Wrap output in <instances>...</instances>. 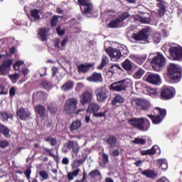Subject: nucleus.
<instances>
[{
  "mask_svg": "<svg viewBox=\"0 0 182 182\" xmlns=\"http://www.w3.org/2000/svg\"><path fill=\"white\" fill-rule=\"evenodd\" d=\"M128 124L140 132H147L150 129V120L146 117H134L128 119Z\"/></svg>",
  "mask_w": 182,
  "mask_h": 182,
  "instance_id": "1",
  "label": "nucleus"
},
{
  "mask_svg": "<svg viewBox=\"0 0 182 182\" xmlns=\"http://www.w3.org/2000/svg\"><path fill=\"white\" fill-rule=\"evenodd\" d=\"M64 112L66 114H80L82 112H85L83 109H77V100L76 98H70L67 100L64 108Z\"/></svg>",
  "mask_w": 182,
  "mask_h": 182,
  "instance_id": "2",
  "label": "nucleus"
},
{
  "mask_svg": "<svg viewBox=\"0 0 182 182\" xmlns=\"http://www.w3.org/2000/svg\"><path fill=\"white\" fill-rule=\"evenodd\" d=\"M166 75L171 82L178 83L181 79V68L177 67L175 64L171 63L167 67Z\"/></svg>",
  "mask_w": 182,
  "mask_h": 182,
  "instance_id": "3",
  "label": "nucleus"
},
{
  "mask_svg": "<svg viewBox=\"0 0 182 182\" xmlns=\"http://www.w3.org/2000/svg\"><path fill=\"white\" fill-rule=\"evenodd\" d=\"M130 103L136 110L146 111L151 107L150 101L141 97H134L131 100Z\"/></svg>",
  "mask_w": 182,
  "mask_h": 182,
  "instance_id": "4",
  "label": "nucleus"
},
{
  "mask_svg": "<svg viewBox=\"0 0 182 182\" xmlns=\"http://www.w3.org/2000/svg\"><path fill=\"white\" fill-rule=\"evenodd\" d=\"M176 96V89L172 87L164 85L160 89L159 98L161 100H171Z\"/></svg>",
  "mask_w": 182,
  "mask_h": 182,
  "instance_id": "5",
  "label": "nucleus"
},
{
  "mask_svg": "<svg viewBox=\"0 0 182 182\" xmlns=\"http://www.w3.org/2000/svg\"><path fill=\"white\" fill-rule=\"evenodd\" d=\"M166 58L161 53H158L157 55L152 59L151 63L154 70L160 72L161 68L166 66Z\"/></svg>",
  "mask_w": 182,
  "mask_h": 182,
  "instance_id": "6",
  "label": "nucleus"
},
{
  "mask_svg": "<svg viewBox=\"0 0 182 182\" xmlns=\"http://www.w3.org/2000/svg\"><path fill=\"white\" fill-rule=\"evenodd\" d=\"M156 110L159 112V115L148 114L146 116L147 117H149V119H151L153 124H160V122H163V120L166 117V114H167V111L165 109H161L160 107H156Z\"/></svg>",
  "mask_w": 182,
  "mask_h": 182,
  "instance_id": "7",
  "label": "nucleus"
},
{
  "mask_svg": "<svg viewBox=\"0 0 182 182\" xmlns=\"http://www.w3.org/2000/svg\"><path fill=\"white\" fill-rule=\"evenodd\" d=\"M77 2L80 6L82 14H84V15L92 14V11H93V5L89 0H77Z\"/></svg>",
  "mask_w": 182,
  "mask_h": 182,
  "instance_id": "8",
  "label": "nucleus"
},
{
  "mask_svg": "<svg viewBox=\"0 0 182 182\" xmlns=\"http://www.w3.org/2000/svg\"><path fill=\"white\" fill-rule=\"evenodd\" d=\"M169 55L172 60L181 62L182 60V47H171L169 48Z\"/></svg>",
  "mask_w": 182,
  "mask_h": 182,
  "instance_id": "9",
  "label": "nucleus"
},
{
  "mask_svg": "<svg viewBox=\"0 0 182 182\" xmlns=\"http://www.w3.org/2000/svg\"><path fill=\"white\" fill-rule=\"evenodd\" d=\"M95 93L97 101H98L99 103L105 102L107 97H109V91L107 90L106 87H99L98 89H97Z\"/></svg>",
  "mask_w": 182,
  "mask_h": 182,
  "instance_id": "10",
  "label": "nucleus"
},
{
  "mask_svg": "<svg viewBox=\"0 0 182 182\" xmlns=\"http://www.w3.org/2000/svg\"><path fill=\"white\" fill-rule=\"evenodd\" d=\"M149 36H150V34L149 33V29L142 28L137 33H133L132 37L133 39H134V41H143L144 42H146L147 41V39H149Z\"/></svg>",
  "mask_w": 182,
  "mask_h": 182,
  "instance_id": "11",
  "label": "nucleus"
},
{
  "mask_svg": "<svg viewBox=\"0 0 182 182\" xmlns=\"http://www.w3.org/2000/svg\"><path fill=\"white\" fill-rule=\"evenodd\" d=\"M92 100H93V91H85L80 97L82 106L92 103Z\"/></svg>",
  "mask_w": 182,
  "mask_h": 182,
  "instance_id": "12",
  "label": "nucleus"
},
{
  "mask_svg": "<svg viewBox=\"0 0 182 182\" xmlns=\"http://www.w3.org/2000/svg\"><path fill=\"white\" fill-rule=\"evenodd\" d=\"M16 116L18 117L20 120H23L26 122V120H29V119H31L32 113L28 109L20 107L16 109Z\"/></svg>",
  "mask_w": 182,
  "mask_h": 182,
  "instance_id": "13",
  "label": "nucleus"
},
{
  "mask_svg": "<svg viewBox=\"0 0 182 182\" xmlns=\"http://www.w3.org/2000/svg\"><path fill=\"white\" fill-rule=\"evenodd\" d=\"M144 77L146 82L151 83V85H156V86H159V85L161 83V78L159 74L151 73Z\"/></svg>",
  "mask_w": 182,
  "mask_h": 182,
  "instance_id": "14",
  "label": "nucleus"
},
{
  "mask_svg": "<svg viewBox=\"0 0 182 182\" xmlns=\"http://www.w3.org/2000/svg\"><path fill=\"white\" fill-rule=\"evenodd\" d=\"M12 63H14L13 60L8 59L4 60L0 65V75H1L2 76L6 75V74L8 73V70L11 69V66H12Z\"/></svg>",
  "mask_w": 182,
  "mask_h": 182,
  "instance_id": "15",
  "label": "nucleus"
},
{
  "mask_svg": "<svg viewBox=\"0 0 182 182\" xmlns=\"http://www.w3.org/2000/svg\"><path fill=\"white\" fill-rule=\"evenodd\" d=\"M130 15L128 12H124L118 18L114 19V28H122L123 21H126Z\"/></svg>",
  "mask_w": 182,
  "mask_h": 182,
  "instance_id": "16",
  "label": "nucleus"
},
{
  "mask_svg": "<svg viewBox=\"0 0 182 182\" xmlns=\"http://www.w3.org/2000/svg\"><path fill=\"white\" fill-rule=\"evenodd\" d=\"M93 66V63H81L77 65V72L78 73H87Z\"/></svg>",
  "mask_w": 182,
  "mask_h": 182,
  "instance_id": "17",
  "label": "nucleus"
},
{
  "mask_svg": "<svg viewBox=\"0 0 182 182\" xmlns=\"http://www.w3.org/2000/svg\"><path fill=\"white\" fill-rule=\"evenodd\" d=\"M48 32H49V28L46 27L38 28V39L42 42H45V41H48Z\"/></svg>",
  "mask_w": 182,
  "mask_h": 182,
  "instance_id": "18",
  "label": "nucleus"
},
{
  "mask_svg": "<svg viewBox=\"0 0 182 182\" xmlns=\"http://www.w3.org/2000/svg\"><path fill=\"white\" fill-rule=\"evenodd\" d=\"M34 110L36 114L41 117V119H43L45 116H46V108L45 106L42 105H38L34 107Z\"/></svg>",
  "mask_w": 182,
  "mask_h": 182,
  "instance_id": "19",
  "label": "nucleus"
},
{
  "mask_svg": "<svg viewBox=\"0 0 182 182\" xmlns=\"http://www.w3.org/2000/svg\"><path fill=\"white\" fill-rule=\"evenodd\" d=\"M80 127H82V121L80 119H75L70 124L69 129L71 133H73L77 132Z\"/></svg>",
  "mask_w": 182,
  "mask_h": 182,
  "instance_id": "20",
  "label": "nucleus"
},
{
  "mask_svg": "<svg viewBox=\"0 0 182 182\" xmlns=\"http://www.w3.org/2000/svg\"><path fill=\"white\" fill-rule=\"evenodd\" d=\"M87 80L88 82H95V83L102 82L103 80L102 73L95 72L90 77H87Z\"/></svg>",
  "mask_w": 182,
  "mask_h": 182,
  "instance_id": "21",
  "label": "nucleus"
},
{
  "mask_svg": "<svg viewBox=\"0 0 182 182\" xmlns=\"http://www.w3.org/2000/svg\"><path fill=\"white\" fill-rule=\"evenodd\" d=\"M33 97L36 100H43V102H46V100H48V93L44 91H38L36 93L33 95Z\"/></svg>",
  "mask_w": 182,
  "mask_h": 182,
  "instance_id": "22",
  "label": "nucleus"
},
{
  "mask_svg": "<svg viewBox=\"0 0 182 182\" xmlns=\"http://www.w3.org/2000/svg\"><path fill=\"white\" fill-rule=\"evenodd\" d=\"M114 85L115 92H122V90H126V80L115 82Z\"/></svg>",
  "mask_w": 182,
  "mask_h": 182,
  "instance_id": "23",
  "label": "nucleus"
},
{
  "mask_svg": "<svg viewBox=\"0 0 182 182\" xmlns=\"http://www.w3.org/2000/svg\"><path fill=\"white\" fill-rule=\"evenodd\" d=\"M100 109V106L99 105V104L96 102H90L88 108L87 109V113H90V114L91 113H92L93 114H95V113H97V112H99Z\"/></svg>",
  "mask_w": 182,
  "mask_h": 182,
  "instance_id": "24",
  "label": "nucleus"
},
{
  "mask_svg": "<svg viewBox=\"0 0 182 182\" xmlns=\"http://www.w3.org/2000/svg\"><path fill=\"white\" fill-rule=\"evenodd\" d=\"M66 147L69 150H73L75 154L79 153V144H77V142L75 144L73 141H68L66 144Z\"/></svg>",
  "mask_w": 182,
  "mask_h": 182,
  "instance_id": "25",
  "label": "nucleus"
},
{
  "mask_svg": "<svg viewBox=\"0 0 182 182\" xmlns=\"http://www.w3.org/2000/svg\"><path fill=\"white\" fill-rule=\"evenodd\" d=\"M133 18L134 19V21H137L141 23L149 24L150 23V22H151V18L150 17H143L139 14L134 15Z\"/></svg>",
  "mask_w": 182,
  "mask_h": 182,
  "instance_id": "26",
  "label": "nucleus"
},
{
  "mask_svg": "<svg viewBox=\"0 0 182 182\" xmlns=\"http://www.w3.org/2000/svg\"><path fill=\"white\" fill-rule=\"evenodd\" d=\"M141 174L142 176H144V177H147V178H156V176H157V173H156V171L154 170L151 169H146L144 171H142L141 172Z\"/></svg>",
  "mask_w": 182,
  "mask_h": 182,
  "instance_id": "27",
  "label": "nucleus"
},
{
  "mask_svg": "<svg viewBox=\"0 0 182 182\" xmlns=\"http://www.w3.org/2000/svg\"><path fill=\"white\" fill-rule=\"evenodd\" d=\"M74 85H75V82L73 81L68 80L61 86V90H64V92L72 90V89H73Z\"/></svg>",
  "mask_w": 182,
  "mask_h": 182,
  "instance_id": "28",
  "label": "nucleus"
},
{
  "mask_svg": "<svg viewBox=\"0 0 182 182\" xmlns=\"http://www.w3.org/2000/svg\"><path fill=\"white\" fill-rule=\"evenodd\" d=\"M156 147H157V146H153L150 149L141 151V156H154L156 151Z\"/></svg>",
  "mask_w": 182,
  "mask_h": 182,
  "instance_id": "29",
  "label": "nucleus"
},
{
  "mask_svg": "<svg viewBox=\"0 0 182 182\" xmlns=\"http://www.w3.org/2000/svg\"><path fill=\"white\" fill-rule=\"evenodd\" d=\"M127 50L123 49V47L120 45L118 48L114 50V53H117L114 55L115 59H120L122 56H124V53H126Z\"/></svg>",
  "mask_w": 182,
  "mask_h": 182,
  "instance_id": "30",
  "label": "nucleus"
},
{
  "mask_svg": "<svg viewBox=\"0 0 182 182\" xmlns=\"http://www.w3.org/2000/svg\"><path fill=\"white\" fill-rule=\"evenodd\" d=\"M0 119L1 122H8L9 119H14V114H8L6 112H0Z\"/></svg>",
  "mask_w": 182,
  "mask_h": 182,
  "instance_id": "31",
  "label": "nucleus"
},
{
  "mask_svg": "<svg viewBox=\"0 0 182 182\" xmlns=\"http://www.w3.org/2000/svg\"><path fill=\"white\" fill-rule=\"evenodd\" d=\"M0 133L1 134H4V137H6L7 139L11 137V134H9V129L2 124H0Z\"/></svg>",
  "mask_w": 182,
  "mask_h": 182,
  "instance_id": "32",
  "label": "nucleus"
},
{
  "mask_svg": "<svg viewBox=\"0 0 182 182\" xmlns=\"http://www.w3.org/2000/svg\"><path fill=\"white\" fill-rule=\"evenodd\" d=\"M156 165L158 167H161V170L166 171L168 168V165L167 164V161L166 159H159Z\"/></svg>",
  "mask_w": 182,
  "mask_h": 182,
  "instance_id": "33",
  "label": "nucleus"
},
{
  "mask_svg": "<svg viewBox=\"0 0 182 182\" xmlns=\"http://www.w3.org/2000/svg\"><path fill=\"white\" fill-rule=\"evenodd\" d=\"M39 12L40 11L36 9L31 10L30 11L31 16L33 18L34 21H39V19H41V16L39 15Z\"/></svg>",
  "mask_w": 182,
  "mask_h": 182,
  "instance_id": "34",
  "label": "nucleus"
},
{
  "mask_svg": "<svg viewBox=\"0 0 182 182\" xmlns=\"http://www.w3.org/2000/svg\"><path fill=\"white\" fill-rule=\"evenodd\" d=\"M80 172V169L77 168L74 171L68 173V179L69 180V181H72V180H73L74 177H77V176H79Z\"/></svg>",
  "mask_w": 182,
  "mask_h": 182,
  "instance_id": "35",
  "label": "nucleus"
},
{
  "mask_svg": "<svg viewBox=\"0 0 182 182\" xmlns=\"http://www.w3.org/2000/svg\"><path fill=\"white\" fill-rule=\"evenodd\" d=\"M107 63H109V58H107L106 55H104L102 58L101 63L97 67V69H99L100 70H102L105 68V66H106V65H107Z\"/></svg>",
  "mask_w": 182,
  "mask_h": 182,
  "instance_id": "36",
  "label": "nucleus"
},
{
  "mask_svg": "<svg viewBox=\"0 0 182 182\" xmlns=\"http://www.w3.org/2000/svg\"><path fill=\"white\" fill-rule=\"evenodd\" d=\"M122 68L125 70H127L129 72V70H132L133 68V66L132 65V63L129 59H127L124 63H122Z\"/></svg>",
  "mask_w": 182,
  "mask_h": 182,
  "instance_id": "37",
  "label": "nucleus"
},
{
  "mask_svg": "<svg viewBox=\"0 0 182 182\" xmlns=\"http://www.w3.org/2000/svg\"><path fill=\"white\" fill-rule=\"evenodd\" d=\"M134 59H135L136 62L139 63V65H143L144 62H146V60L147 59V55H142V56H134Z\"/></svg>",
  "mask_w": 182,
  "mask_h": 182,
  "instance_id": "38",
  "label": "nucleus"
},
{
  "mask_svg": "<svg viewBox=\"0 0 182 182\" xmlns=\"http://www.w3.org/2000/svg\"><path fill=\"white\" fill-rule=\"evenodd\" d=\"M41 86L46 89V90H50V89H52V82L48 80H43L41 82Z\"/></svg>",
  "mask_w": 182,
  "mask_h": 182,
  "instance_id": "39",
  "label": "nucleus"
},
{
  "mask_svg": "<svg viewBox=\"0 0 182 182\" xmlns=\"http://www.w3.org/2000/svg\"><path fill=\"white\" fill-rule=\"evenodd\" d=\"M157 7L159 8V16H163L166 12V6L163 4V3H158Z\"/></svg>",
  "mask_w": 182,
  "mask_h": 182,
  "instance_id": "40",
  "label": "nucleus"
},
{
  "mask_svg": "<svg viewBox=\"0 0 182 182\" xmlns=\"http://www.w3.org/2000/svg\"><path fill=\"white\" fill-rule=\"evenodd\" d=\"M45 141L47 143H50V146H55V144H58V139L56 138L48 136L45 139Z\"/></svg>",
  "mask_w": 182,
  "mask_h": 182,
  "instance_id": "41",
  "label": "nucleus"
},
{
  "mask_svg": "<svg viewBox=\"0 0 182 182\" xmlns=\"http://www.w3.org/2000/svg\"><path fill=\"white\" fill-rule=\"evenodd\" d=\"M105 52L111 59H114V48L109 47L108 48L105 49Z\"/></svg>",
  "mask_w": 182,
  "mask_h": 182,
  "instance_id": "42",
  "label": "nucleus"
},
{
  "mask_svg": "<svg viewBox=\"0 0 182 182\" xmlns=\"http://www.w3.org/2000/svg\"><path fill=\"white\" fill-rule=\"evenodd\" d=\"M143 75H144V70L143 69H139L135 73H134V78L135 79H141L143 77Z\"/></svg>",
  "mask_w": 182,
  "mask_h": 182,
  "instance_id": "43",
  "label": "nucleus"
},
{
  "mask_svg": "<svg viewBox=\"0 0 182 182\" xmlns=\"http://www.w3.org/2000/svg\"><path fill=\"white\" fill-rule=\"evenodd\" d=\"M10 80H11L12 83H16L19 79V74L14 73L9 75Z\"/></svg>",
  "mask_w": 182,
  "mask_h": 182,
  "instance_id": "44",
  "label": "nucleus"
},
{
  "mask_svg": "<svg viewBox=\"0 0 182 182\" xmlns=\"http://www.w3.org/2000/svg\"><path fill=\"white\" fill-rule=\"evenodd\" d=\"M107 143L109 146V149H113L114 147V137L113 136H109Z\"/></svg>",
  "mask_w": 182,
  "mask_h": 182,
  "instance_id": "45",
  "label": "nucleus"
},
{
  "mask_svg": "<svg viewBox=\"0 0 182 182\" xmlns=\"http://www.w3.org/2000/svg\"><path fill=\"white\" fill-rule=\"evenodd\" d=\"M86 161V159H75L73 161V166L75 167H77V166H82Z\"/></svg>",
  "mask_w": 182,
  "mask_h": 182,
  "instance_id": "46",
  "label": "nucleus"
},
{
  "mask_svg": "<svg viewBox=\"0 0 182 182\" xmlns=\"http://www.w3.org/2000/svg\"><path fill=\"white\" fill-rule=\"evenodd\" d=\"M124 102V98L120 95H115L114 103H123Z\"/></svg>",
  "mask_w": 182,
  "mask_h": 182,
  "instance_id": "47",
  "label": "nucleus"
},
{
  "mask_svg": "<svg viewBox=\"0 0 182 182\" xmlns=\"http://www.w3.org/2000/svg\"><path fill=\"white\" fill-rule=\"evenodd\" d=\"M133 143H134V144H141L143 146V144H146V139L143 138H135Z\"/></svg>",
  "mask_w": 182,
  "mask_h": 182,
  "instance_id": "48",
  "label": "nucleus"
},
{
  "mask_svg": "<svg viewBox=\"0 0 182 182\" xmlns=\"http://www.w3.org/2000/svg\"><path fill=\"white\" fill-rule=\"evenodd\" d=\"M48 109L49 110V112L50 113H52L53 114H56L57 112H58V107L52 105V104H50L48 106Z\"/></svg>",
  "mask_w": 182,
  "mask_h": 182,
  "instance_id": "49",
  "label": "nucleus"
},
{
  "mask_svg": "<svg viewBox=\"0 0 182 182\" xmlns=\"http://www.w3.org/2000/svg\"><path fill=\"white\" fill-rule=\"evenodd\" d=\"M153 40L155 43H160L161 41V35L160 33H155L153 36Z\"/></svg>",
  "mask_w": 182,
  "mask_h": 182,
  "instance_id": "50",
  "label": "nucleus"
},
{
  "mask_svg": "<svg viewBox=\"0 0 182 182\" xmlns=\"http://www.w3.org/2000/svg\"><path fill=\"white\" fill-rule=\"evenodd\" d=\"M58 16H53L52 19L50 20V26L53 28H55V26H56V25H58Z\"/></svg>",
  "mask_w": 182,
  "mask_h": 182,
  "instance_id": "51",
  "label": "nucleus"
},
{
  "mask_svg": "<svg viewBox=\"0 0 182 182\" xmlns=\"http://www.w3.org/2000/svg\"><path fill=\"white\" fill-rule=\"evenodd\" d=\"M56 32L59 36H63L65 35V29H62V26H60L56 27Z\"/></svg>",
  "mask_w": 182,
  "mask_h": 182,
  "instance_id": "52",
  "label": "nucleus"
},
{
  "mask_svg": "<svg viewBox=\"0 0 182 182\" xmlns=\"http://www.w3.org/2000/svg\"><path fill=\"white\" fill-rule=\"evenodd\" d=\"M89 176H90L91 178H93L94 177H96V176H100V171H99V170L97 169L91 171L89 173Z\"/></svg>",
  "mask_w": 182,
  "mask_h": 182,
  "instance_id": "53",
  "label": "nucleus"
},
{
  "mask_svg": "<svg viewBox=\"0 0 182 182\" xmlns=\"http://www.w3.org/2000/svg\"><path fill=\"white\" fill-rule=\"evenodd\" d=\"M39 176H41L43 180H48L49 178V175L45 171H41L39 172Z\"/></svg>",
  "mask_w": 182,
  "mask_h": 182,
  "instance_id": "54",
  "label": "nucleus"
},
{
  "mask_svg": "<svg viewBox=\"0 0 182 182\" xmlns=\"http://www.w3.org/2000/svg\"><path fill=\"white\" fill-rule=\"evenodd\" d=\"M106 113H107V111H104L103 112H95L94 113L93 116L94 117H106Z\"/></svg>",
  "mask_w": 182,
  "mask_h": 182,
  "instance_id": "55",
  "label": "nucleus"
},
{
  "mask_svg": "<svg viewBox=\"0 0 182 182\" xmlns=\"http://www.w3.org/2000/svg\"><path fill=\"white\" fill-rule=\"evenodd\" d=\"M8 146H9V142H8V141L2 140L0 141V148L1 149H5Z\"/></svg>",
  "mask_w": 182,
  "mask_h": 182,
  "instance_id": "56",
  "label": "nucleus"
},
{
  "mask_svg": "<svg viewBox=\"0 0 182 182\" xmlns=\"http://www.w3.org/2000/svg\"><path fill=\"white\" fill-rule=\"evenodd\" d=\"M102 161L104 164H107L109 163V155L105 153L102 154Z\"/></svg>",
  "mask_w": 182,
  "mask_h": 182,
  "instance_id": "57",
  "label": "nucleus"
},
{
  "mask_svg": "<svg viewBox=\"0 0 182 182\" xmlns=\"http://www.w3.org/2000/svg\"><path fill=\"white\" fill-rule=\"evenodd\" d=\"M114 68V65H112L111 67H109L108 71L107 72V75H108V77H112L113 76L114 72L112 70Z\"/></svg>",
  "mask_w": 182,
  "mask_h": 182,
  "instance_id": "58",
  "label": "nucleus"
},
{
  "mask_svg": "<svg viewBox=\"0 0 182 182\" xmlns=\"http://www.w3.org/2000/svg\"><path fill=\"white\" fill-rule=\"evenodd\" d=\"M16 95V91L15 90V87H11L9 90V96L10 97H14Z\"/></svg>",
  "mask_w": 182,
  "mask_h": 182,
  "instance_id": "59",
  "label": "nucleus"
},
{
  "mask_svg": "<svg viewBox=\"0 0 182 182\" xmlns=\"http://www.w3.org/2000/svg\"><path fill=\"white\" fill-rule=\"evenodd\" d=\"M32 173V171L31 170V168H27L25 171H24V174L26 177V178H28L29 180V178H31V174Z\"/></svg>",
  "mask_w": 182,
  "mask_h": 182,
  "instance_id": "60",
  "label": "nucleus"
},
{
  "mask_svg": "<svg viewBox=\"0 0 182 182\" xmlns=\"http://www.w3.org/2000/svg\"><path fill=\"white\" fill-rule=\"evenodd\" d=\"M23 65V61L18 60L14 65V69H16V67H21Z\"/></svg>",
  "mask_w": 182,
  "mask_h": 182,
  "instance_id": "61",
  "label": "nucleus"
},
{
  "mask_svg": "<svg viewBox=\"0 0 182 182\" xmlns=\"http://www.w3.org/2000/svg\"><path fill=\"white\" fill-rule=\"evenodd\" d=\"M68 41H69V38L68 37L64 38L63 40L61 41L62 48H65V46H66V44L68 43Z\"/></svg>",
  "mask_w": 182,
  "mask_h": 182,
  "instance_id": "62",
  "label": "nucleus"
},
{
  "mask_svg": "<svg viewBox=\"0 0 182 182\" xmlns=\"http://www.w3.org/2000/svg\"><path fill=\"white\" fill-rule=\"evenodd\" d=\"M60 43V40H59V38H56L55 40H54L55 48H57L58 49H60V46H59Z\"/></svg>",
  "mask_w": 182,
  "mask_h": 182,
  "instance_id": "63",
  "label": "nucleus"
},
{
  "mask_svg": "<svg viewBox=\"0 0 182 182\" xmlns=\"http://www.w3.org/2000/svg\"><path fill=\"white\" fill-rule=\"evenodd\" d=\"M157 182H170V181H168V179H167V178L166 177H162L161 178H159Z\"/></svg>",
  "mask_w": 182,
  "mask_h": 182,
  "instance_id": "64",
  "label": "nucleus"
}]
</instances>
